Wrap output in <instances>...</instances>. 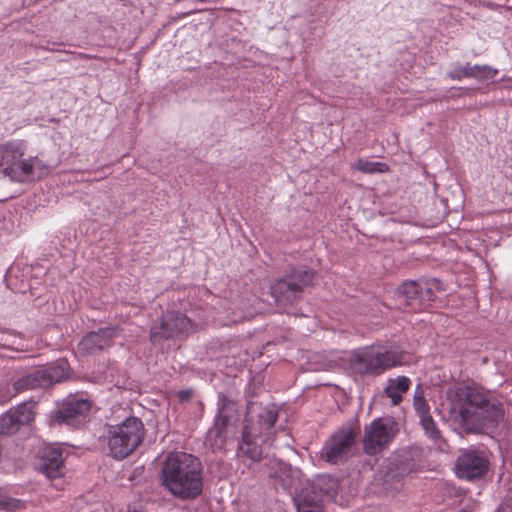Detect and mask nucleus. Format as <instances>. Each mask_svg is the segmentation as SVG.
Returning a JSON list of instances; mask_svg holds the SVG:
<instances>
[{"mask_svg":"<svg viewBox=\"0 0 512 512\" xmlns=\"http://www.w3.org/2000/svg\"><path fill=\"white\" fill-rule=\"evenodd\" d=\"M447 401L450 418L468 433L493 432L504 419L502 404L476 387L449 390Z\"/></svg>","mask_w":512,"mask_h":512,"instance_id":"f257e3e1","label":"nucleus"},{"mask_svg":"<svg viewBox=\"0 0 512 512\" xmlns=\"http://www.w3.org/2000/svg\"><path fill=\"white\" fill-rule=\"evenodd\" d=\"M161 483L174 497L189 501L203 491V469L200 460L185 452L170 454L161 469Z\"/></svg>","mask_w":512,"mask_h":512,"instance_id":"f03ea898","label":"nucleus"},{"mask_svg":"<svg viewBox=\"0 0 512 512\" xmlns=\"http://www.w3.org/2000/svg\"><path fill=\"white\" fill-rule=\"evenodd\" d=\"M272 485L293 495L297 512H320V495L315 490L303 488L302 472L285 462H277L270 474Z\"/></svg>","mask_w":512,"mask_h":512,"instance_id":"7ed1b4c3","label":"nucleus"},{"mask_svg":"<svg viewBox=\"0 0 512 512\" xmlns=\"http://www.w3.org/2000/svg\"><path fill=\"white\" fill-rule=\"evenodd\" d=\"M404 351L399 347L371 346L355 351L351 365L361 375L378 376L404 362Z\"/></svg>","mask_w":512,"mask_h":512,"instance_id":"20e7f679","label":"nucleus"},{"mask_svg":"<svg viewBox=\"0 0 512 512\" xmlns=\"http://www.w3.org/2000/svg\"><path fill=\"white\" fill-rule=\"evenodd\" d=\"M145 427L142 420L129 416L108 429V448L110 455L118 460L131 455L143 442Z\"/></svg>","mask_w":512,"mask_h":512,"instance_id":"39448f33","label":"nucleus"},{"mask_svg":"<svg viewBox=\"0 0 512 512\" xmlns=\"http://www.w3.org/2000/svg\"><path fill=\"white\" fill-rule=\"evenodd\" d=\"M27 146L23 140L0 145V171L12 181L25 182L33 173L37 157L23 159Z\"/></svg>","mask_w":512,"mask_h":512,"instance_id":"423d86ee","label":"nucleus"},{"mask_svg":"<svg viewBox=\"0 0 512 512\" xmlns=\"http://www.w3.org/2000/svg\"><path fill=\"white\" fill-rule=\"evenodd\" d=\"M313 272L307 269H295L288 275L278 279L271 286V295L280 308L295 304L301 297L305 287L313 280Z\"/></svg>","mask_w":512,"mask_h":512,"instance_id":"0eeeda50","label":"nucleus"},{"mask_svg":"<svg viewBox=\"0 0 512 512\" xmlns=\"http://www.w3.org/2000/svg\"><path fill=\"white\" fill-rule=\"evenodd\" d=\"M191 329V320L184 313L167 311L152 324L150 341L157 346L166 340H182L188 336Z\"/></svg>","mask_w":512,"mask_h":512,"instance_id":"6e6552de","label":"nucleus"},{"mask_svg":"<svg viewBox=\"0 0 512 512\" xmlns=\"http://www.w3.org/2000/svg\"><path fill=\"white\" fill-rule=\"evenodd\" d=\"M359 427L351 422L339 427L325 442L322 457L331 464L346 462L355 454Z\"/></svg>","mask_w":512,"mask_h":512,"instance_id":"1a4fd4ad","label":"nucleus"},{"mask_svg":"<svg viewBox=\"0 0 512 512\" xmlns=\"http://www.w3.org/2000/svg\"><path fill=\"white\" fill-rule=\"evenodd\" d=\"M91 409V401L77 395H68L49 413L50 426L78 428Z\"/></svg>","mask_w":512,"mask_h":512,"instance_id":"9d476101","label":"nucleus"},{"mask_svg":"<svg viewBox=\"0 0 512 512\" xmlns=\"http://www.w3.org/2000/svg\"><path fill=\"white\" fill-rule=\"evenodd\" d=\"M68 377V363L58 361L19 377L14 382L13 387L17 392L35 388H48L65 381Z\"/></svg>","mask_w":512,"mask_h":512,"instance_id":"9b49d317","label":"nucleus"},{"mask_svg":"<svg viewBox=\"0 0 512 512\" xmlns=\"http://www.w3.org/2000/svg\"><path fill=\"white\" fill-rule=\"evenodd\" d=\"M399 431L392 418H378L364 429L363 450L367 455H376L386 449Z\"/></svg>","mask_w":512,"mask_h":512,"instance_id":"f8f14e48","label":"nucleus"},{"mask_svg":"<svg viewBox=\"0 0 512 512\" xmlns=\"http://www.w3.org/2000/svg\"><path fill=\"white\" fill-rule=\"evenodd\" d=\"M438 280H407L398 286L396 293L401 304L418 311L435 300L434 288Z\"/></svg>","mask_w":512,"mask_h":512,"instance_id":"ddd939ff","label":"nucleus"},{"mask_svg":"<svg viewBox=\"0 0 512 512\" xmlns=\"http://www.w3.org/2000/svg\"><path fill=\"white\" fill-rule=\"evenodd\" d=\"M489 464V459L483 451L469 448L460 451L454 470L458 478L473 481L486 475Z\"/></svg>","mask_w":512,"mask_h":512,"instance_id":"4468645a","label":"nucleus"},{"mask_svg":"<svg viewBox=\"0 0 512 512\" xmlns=\"http://www.w3.org/2000/svg\"><path fill=\"white\" fill-rule=\"evenodd\" d=\"M277 418L278 410L274 405L257 407V410L254 407H248L245 424L242 429H249L255 435L268 439L274 433Z\"/></svg>","mask_w":512,"mask_h":512,"instance_id":"2eb2a0df","label":"nucleus"},{"mask_svg":"<svg viewBox=\"0 0 512 512\" xmlns=\"http://www.w3.org/2000/svg\"><path fill=\"white\" fill-rule=\"evenodd\" d=\"M35 468L50 480L62 478L65 474L62 450L54 446L44 447L39 453Z\"/></svg>","mask_w":512,"mask_h":512,"instance_id":"dca6fc26","label":"nucleus"},{"mask_svg":"<svg viewBox=\"0 0 512 512\" xmlns=\"http://www.w3.org/2000/svg\"><path fill=\"white\" fill-rule=\"evenodd\" d=\"M34 417L32 406L22 403L0 416V434L13 435L20 430L21 426L31 423Z\"/></svg>","mask_w":512,"mask_h":512,"instance_id":"f3484780","label":"nucleus"},{"mask_svg":"<svg viewBox=\"0 0 512 512\" xmlns=\"http://www.w3.org/2000/svg\"><path fill=\"white\" fill-rule=\"evenodd\" d=\"M117 335L118 329L116 327H105L88 332L79 342L78 350L83 354H96L110 347Z\"/></svg>","mask_w":512,"mask_h":512,"instance_id":"a211bd4d","label":"nucleus"},{"mask_svg":"<svg viewBox=\"0 0 512 512\" xmlns=\"http://www.w3.org/2000/svg\"><path fill=\"white\" fill-rule=\"evenodd\" d=\"M238 422L239 420L216 414L212 426L206 433V443L213 450L223 449L228 439L229 429L234 428Z\"/></svg>","mask_w":512,"mask_h":512,"instance_id":"6ab92c4d","label":"nucleus"},{"mask_svg":"<svg viewBox=\"0 0 512 512\" xmlns=\"http://www.w3.org/2000/svg\"><path fill=\"white\" fill-rule=\"evenodd\" d=\"M259 438H261V436L255 435L253 431L242 429L241 438L236 449L237 458L243 462L246 460L251 462L260 461L262 459L263 450L258 442Z\"/></svg>","mask_w":512,"mask_h":512,"instance_id":"aec40b11","label":"nucleus"},{"mask_svg":"<svg viewBox=\"0 0 512 512\" xmlns=\"http://www.w3.org/2000/svg\"><path fill=\"white\" fill-rule=\"evenodd\" d=\"M411 380L407 376H398L395 379H389L384 389V393L391 399L393 405H398L402 401V394L409 390Z\"/></svg>","mask_w":512,"mask_h":512,"instance_id":"412c9836","label":"nucleus"},{"mask_svg":"<svg viewBox=\"0 0 512 512\" xmlns=\"http://www.w3.org/2000/svg\"><path fill=\"white\" fill-rule=\"evenodd\" d=\"M217 411L216 414L221 416H227L228 418H233L236 420H240L239 415V404L229 395L219 392L217 395Z\"/></svg>","mask_w":512,"mask_h":512,"instance_id":"4be33fe9","label":"nucleus"},{"mask_svg":"<svg viewBox=\"0 0 512 512\" xmlns=\"http://www.w3.org/2000/svg\"><path fill=\"white\" fill-rule=\"evenodd\" d=\"M420 425L425 432V435L433 441L434 445L439 449L443 450L444 446H446V441L443 438L441 431L439 430L436 422L432 418V416L425 417L420 419Z\"/></svg>","mask_w":512,"mask_h":512,"instance_id":"5701e85b","label":"nucleus"},{"mask_svg":"<svg viewBox=\"0 0 512 512\" xmlns=\"http://www.w3.org/2000/svg\"><path fill=\"white\" fill-rule=\"evenodd\" d=\"M414 469V463L410 460L399 461L394 463V467L390 468L385 474L386 483H400L405 476H408Z\"/></svg>","mask_w":512,"mask_h":512,"instance_id":"b1692460","label":"nucleus"},{"mask_svg":"<svg viewBox=\"0 0 512 512\" xmlns=\"http://www.w3.org/2000/svg\"><path fill=\"white\" fill-rule=\"evenodd\" d=\"M356 168L363 173H382L388 170V166L381 162H372L368 160L359 159Z\"/></svg>","mask_w":512,"mask_h":512,"instance_id":"393cba45","label":"nucleus"},{"mask_svg":"<svg viewBox=\"0 0 512 512\" xmlns=\"http://www.w3.org/2000/svg\"><path fill=\"white\" fill-rule=\"evenodd\" d=\"M338 480L330 475H322V499L327 497L333 499L338 491Z\"/></svg>","mask_w":512,"mask_h":512,"instance_id":"a878e982","label":"nucleus"},{"mask_svg":"<svg viewBox=\"0 0 512 512\" xmlns=\"http://www.w3.org/2000/svg\"><path fill=\"white\" fill-rule=\"evenodd\" d=\"M447 76L452 80L472 78V65L470 63H466L465 65L455 64L453 65V68L447 73Z\"/></svg>","mask_w":512,"mask_h":512,"instance_id":"bb28decb","label":"nucleus"},{"mask_svg":"<svg viewBox=\"0 0 512 512\" xmlns=\"http://www.w3.org/2000/svg\"><path fill=\"white\" fill-rule=\"evenodd\" d=\"M497 70L488 65H472V78L476 80L493 79Z\"/></svg>","mask_w":512,"mask_h":512,"instance_id":"cd10ccee","label":"nucleus"},{"mask_svg":"<svg viewBox=\"0 0 512 512\" xmlns=\"http://www.w3.org/2000/svg\"><path fill=\"white\" fill-rule=\"evenodd\" d=\"M497 70L488 65H472V78L476 80L493 79Z\"/></svg>","mask_w":512,"mask_h":512,"instance_id":"c85d7f7f","label":"nucleus"},{"mask_svg":"<svg viewBox=\"0 0 512 512\" xmlns=\"http://www.w3.org/2000/svg\"><path fill=\"white\" fill-rule=\"evenodd\" d=\"M21 501L7 495L0 489V509L6 511H15L21 508Z\"/></svg>","mask_w":512,"mask_h":512,"instance_id":"c756f323","label":"nucleus"},{"mask_svg":"<svg viewBox=\"0 0 512 512\" xmlns=\"http://www.w3.org/2000/svg\"><path fill=\"white\" fill-rule=\"evenodd\" d=\"M413 407L419 419H423L431 415L430 406L425 398L413 400Z\"/></svg>","mask_w":512,"mask_h":512,"instance_id":"7c9ffc66","label":"nucleus"},{"mask_svg":"<svg viewBox=\"0 0 512 512\" xmlns=\"http://www.w3.org/2000/svg\"><path fill=\"white\" fill-rule=\"evenodd\" d=\"M341 359L342 358L337 354L327 364L324 365V363L322 362V370L323 369H332V368L338 366V361L341 360Z\"/></svg>","mask_w":512,"mask_h":512,"instance_id":"2f4dec72","label":"nucleus"},{"mask_svg":"<svg viewBox=\"0 0 512 512\" xmlns=\"http://www.w3.org/2000/svg\"><path fill=\"white\" fill-rule=\"evenodd\" d=\"M425 398L424 388L421 384H418L414 391L413 400Z\"/></svg>","mask_w":512,"mask_h":512,"instance_id":"473e14b6","label":"nucleus"},{"mask_svg":"<svg viewBox=\"0 0 512 512\" xmlns=\"http://www.w3.org/2000/svg\"><path fill=\"white\" fill-rule=\"evenodd\" d=\"M192 392L190 390H181L179 392V398L181 401H187L190 399Z\"/></svg>","mask_w":512,"mask_h":512,"instance_id":"72a5a7b5","label":"nucleus"},{"mask_svg":"<svg viewBox=\"0 0 512 512\" xmlns=\"http://www.w3.org/2000/svg\"><path fill=\"white\" fill-rule=\"evenodd\" d=\"M194 12H195V10H192V11L186 12V13L182 14V15H181V17L188 16V15H190L191 13H194Z\"/></svg>","mask_w":512,"mask_h":512,"instance_id":"f704fd0d","label":"nucleus"},{"mask_svg":"<svg viewBox=\"0 0 512 512\" xmlns=\"http://www.w3.org/2000/svg\"><path fill=\"white\" fill-rule=\"evenodd\" d=\"M127 512H142V511H139V510H132V511H127Z\"/></svg>","mask_w":512,"mask_h":512,"instance_id":"c9c22d12","label":"nucleus"}]
</instances>
